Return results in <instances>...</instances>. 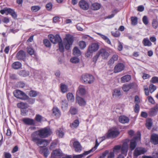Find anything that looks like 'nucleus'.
Segmentation results:
<instances>
[{"mask_svg":"<svg viewBox=\"0 0 158 158\" xmlns=\"http://www.w3.org/2000/svg\"><path fill=\"white\" fill-rule=\"evenodd\" d=\"M99 48V45L97 43H93L90 44L88 47L86 56L88 57V53H91L97 51Z\"/></svg>","mask_w":158,"mask_h":158,"instance_id":"obj_4","label":"nucleus"},{"mask_svg":"<svg viewBox=\"0 0 158 158\" xmlns=\"http://www.w3.org/2000/svg\"><path fill=\"white\" fill-rule=\"evenodd\" d=\"M142 21L143 23L146 25L148 23V18L147 16H144L142 19Z\"/></svg>","mask_w":158,"mask_h":158,"instance_id":"obj_58","label":"nucleus"},{"mask_svg":"<svg viewBox=\"0 0 158 158\" xmlns=\"http://www.w3.org/2000/svg\"><path fill=\"white\" fill-rule=\"evenodd\" d=\"M70 61L71 62L73 63H77L79 62V60L78 58L74 57L71 59Z\"/></svg>","mask_w":158,"mask_h":158,"instance_id":"obj_47","label":"nucleus"},{"mask_svg":"<svg viewBox=\"0 0 158 158\" xmlns=\"http://www.w3.org/2000/svg\"><path fill=\"white\" fill-rule=\"evenodd\" d=\"M140 134L139 133V136L135 137L130 141V148L131 151L134 150L135 148L137 145V140H140Z\"/></svg>","mask_w":158,"mask_h":158,"instance_id":"obj_6","label":"nucleus"},{"mask_svg":"<svg viewBox=\"0 0 158 158\" xmlns=\"http://www.w3.org/2000/svg\"><path fill=\"white\" fill-rule=\"evenodd\" d=\"M101 7L100 4L98 3H94L92 4V7L94 10H97L100 9Z\"/></svg>","mask_w":158,"mask_h":158,"instance_id":"obj_34","label":"nucleus"},{"mask_svg":"<svg viewBox=\"0 0 158 158\" xmlns=\"http://www.w3.org/2000/svg\"><path fill=\"white\" fill-rule=\"evenodd\" d=\"M147 152L146 149L143 147H137L134 151L133 155L134 156L137 157L139 155L144 154Z\"/></svg>","mask_w":158,"mask_h":158,"instance_id":"obj_5","label":"nucleus"},{"mask_svg":"<svg viewBox=\"0 0 158 158\" xmlns=\"http://www.w3.org/2000/svg\"><path fill=\"white\" fill-rule=\"evenodd\" d=\"M76 102L81 106H84L86 104V101L85 100L79 96L76 97Z\"/></svg>","mask_w":158,"mask_h":158,"instance_id":"obj_19","label":"nucleus"},{"mask_svg":"<svg viewBox=\"0 0 158 158\" xmlns=\"http://www.w3.org/2000/svg\"><path fill=\"white\" fill-rule=\"evenodd\" d=\"M19 74L23 77H26L29 75V73L28 71L22 70L19 72Z\"/></svg>","mask_w":158,"mask_h":158,"instance_id":"obj_41","label":"nucleus"},{"mask_svg":"<svg viewBox=\"0 0 158 158\" xmlns=\"http://www.w3.org/2000/svg\"><path fill=\"white\" fill-rule=\"evenodd\" d=\"M123 46L122 44L120 41H118V49L119 51H121L123 50Z\"/></svg>","mask_w":158,"mask_h":158,"instance_id":"obj_63","label":"nucleus"},{"mask_svg":"<svg viewBox=\"0 0 158 158\" xmlns=\"http://www.w3.org/2000/svg\"><path fill=\"white\" fill-rule=\"evenodd\" d=\"M56 133L59 137L60 138L63 137L64 135V132L61 130V129H60V130H59Z\"/></svg>","mask_w":158,"mask_h":158,"instance_id":"obj_56","label":"nucleus"},{"mask_svg":"<svg viewBox=\"0 0 158 158\" xmlns=\"http://www.w3.org/2000/svg\"><path fill=\"white\" fill-rule=\"evenodd\" d=\"M109 153V151L108 150H106L102 153L98 158H105V156Z\"/></svg>","mask_w":158,"mask_h":158,"instance_id":"obj_51","label":"nucleus"},{"mask_svg":"<svg viewBox=\"0 0 158 158\" xmlns=\"http://www.w3.org/2000/svg\"><path fill=\"white\" fill-rule=\"evenodd\" d=\"M86 93V90L85 86L82 85H80L77 90V91L76 94L77 96H82L85 94Z\"/></svg>","mask_w":158,"mask_h":158,"instance_id":"obj_16","label":"nucleus"},{"mask_svg":"<svg viewBox=\"0 0 158 158\" xmlns=\"http://www.w3.org/2000/svg\"><path fill=\"white\" fill-rule=\"evenodd\" d=\"M129 119L127 117L124 115H122L119 118V121L122 123H128L129 121Z\"/></svg>","mask_w":158,"mask_h":158,"instance_id":"obj_21","label":"nucleus"},{"mask_svg":"<svg viewBox=\"0 0 158 158\" xmlns=\"http://www.w3.org/2000/svg\"><path fill=\"white\" fill-rule=\"evenodd\" d=\"M63 154L62 152L59 149L53 150L51 154V158H57L58 157L62 156Z\"/></svg>","mask_w":158,"mask_h":158,"instance_id":"obj_11","label":"nucleus"},{"mask_svg":"<svg viewBox=\"0 0 158 158\" xmlns=\"http://www.w3.org/2000/svg\"><path fill=\"white\" fill-rule=\"evenodd\" d=\"M51 133L50 129H40L32 134L31 140L38 146L43 144L44 146L45 147L48 145V140L40 139L39 137L42 138H45L50 135Z\"/></svg>","mask_w":158,"mask_h":158,"instance_id":"obj_1","label":"nucleus"},{"mask_svg":"<svg viewBox=\"0 0 158 158\" xmlns=\"http://www.w3.org/2000/svg\"><path fill=\"white\" fill-rule=\"evenodd\" d=\"M98 52L100 56H101L103 59H107L109 56V53L104 48L100 49Z\"/></svg>","mask_w":158,"mask_h":158,"instance_id":"obj_10","label":"nucleus"},{"mask_svg":"<svg viewBox=\"0 0 158 158\" xmlns=\"http://www.w3.org/2000/svg\"><path fill=\"white\" fill-rule=\"evenodd\" d=\"M58 45L59 50H60V51L61 52H63L64 50V47L63 42L61 40L60 42H58Z\"/></svg>","mask_w":158,"mask_h":158,"instance_id":"obj_45","label":"nucleus"},{"mask_svg":"<svg viewBox=\"0 0 158 158\" xmlns=\"http://www.w3.org/2000/svg\"><path fill=\"white\" fill-rule=\"evenodd\" d=\"M4 154L5 158H11V155L10 153L4 152Z\"/></svg>","mask_w":158,"mask_h":158,"instance_id":"obj_62","label":"nucleus"},{"mask_svg":"<svg viewBox=\"0 0 158 158\" xmlns=\"http://www.w3.org/2000/svg\"><path fill=\"white\" fill-rule=\"evenodd\" d=\"M140 102V100L139 97L138 96H136L135 98V104H139Z\"/></svg>","mask_w":158,"mask_h":158,"instance_id":"obj_64","label":"nucleus"},{"mask_svg":"<svg viewBox=\"0 0 158 158\" xmlns=\"http://www.w3.org/2000/svg\"><path fill=\"white\" fill-rule=\"evenodd\" d=\"M13 93L15 97L22 99H24V97L26 96V95L24 93L19 90H15Z\"/></svg>","mask_w":158,"mask_h":158,"instance_id":"obj_15","label":"nucleus"},{"mask_svg":"<svg viewBox=\"0 0 158 158\" xmlns=\"http://www.w3.org/2000/svg\"><path fill=\"white\" fill-rule=\"evenodd\" d=\"M79 6L82 10H88L89 8L88 2L84 0H81L79 2Z\"/></svg>","mask_w":158,"mask_h":158,"instance_id":"obj_8","label":"nucleus"},{"mask_svg":"<svg viewBox=\"0 0 158 158\" xmlns=\"http://www.w3.org/2000/svg\"><path fill=\"white\" fill-rule=\"evenodd\" d=\"M17 57L19 60H23L25 57V52L23 51H20L17 53Z\"/></svg>","mask_w":158,"mask_h":158,"instance_id":"obj_23","label":"nucleus"},{"mask_svg":"<svg viewBox=\"0 0 158 158\" xmlns=\"http://www.w3.org/2000/svg\"><path fill=\"white\" fill-rule=\"evenodd\" d=\"M97 34L100 36V37L104 40L107 43L109 44H111V43L110 39L106 36L102 34L99 33H97Z\"/></svg>","mask_w":158,"mask_h":158,"instance_id":"obj_31","label":"nucleus"},{"mask_svg":"<svg viewBox=\"0 0 158 158\" xmlns=\"http://www.w3.org/2000/svg\"><path fill=\"white\" fill-rule=\"evenodd\" d=\"M156 89V86L153 84H150L149 86V91L152 94L153 92Z\"/></svg>","mask_w":158,"mask_h":158,"instance_id":"obj_44","label":"nucleus"},{"mask_svg":"<svg viewBox=\"0 0 158 158\" xmlns=\"http://www.w3.org/2000/svg\"><path fill=\"white\" fill-rule=\"evenodd\" d=\"M22 67V64L19 62H15L12 65V67L14 69H18Z\"/></svg>","mask_w":158,"mask_h":158,"instance_id":"obj_30","label":"nucleus"},{"mask_svg":"<svg viewBox=\"0 0 158 158\" xmlns=\"http://www.w3.org/2000/svg\"><path fill=\"white\" fill-rule=\"evenodd\" d=\"M139 106L138 104H135L134 107V110L135 112L138 113L139 110Z\"/></svg>","mask_w":158,"mask_h":158,"instance_id":"obj_57","label":"nucleus"},{"mask_svg":"<svg viewBox=\"0 0 158 158\" xmlns=\"http://www.w3.org/2000/svg\"><path fill=\"white\" fill-rule=\"evenodd\" d=\"M142 43L143 45L145 46H150L152 45V43L148 38H144L143 40Z\"/></svg>","mask_w":158,"mask_h":158,"instance_id":"obj_28","label":"nucleus"},{"mask_svg":"<svg viewBox=\"0 0 158 158\" xmlns=\"http://www.w3.org/2000/svg\"><path fill=\"white\" fill-rule=\"evenodd\" d=\"M150 81L151 83H158V77H152Z\"/></svg>","mask_w":158,"mask_h":158,"instance_id":"obj_50","label":"nucleus"},{"mask_svg":"<svg viewBox=\"0 0 158 158\" xmlns=\"http://www.w3.org/2000/svg\"><path fill=\"white\" fill-rule=\"evenodd\" d=\"M68 101L70 102H73L74 101V98L73 94L71 93H68L67 95Z\"/></svg>","mask_w":158,"mask_h":158,"instance_id":"obj_38","label":"nucleus"},{"mask_svg":"<svg viewBox=\"0 0 158 158\" xmlns=\"http://www.w3.org/2000/svg\"><path fill=\"white\" fill-rule=\"evenodd\" d=\"M131 78V76L129 75H127L122 77L121 78V81L122 83H125L129 81Z\"/></svg>","mask_w":158,"mask_h":158,"instance_id":"obj_25","label":"nucleus"},{"mask_svg":"<svg viewBox=\"0 0 158 158\" xmlns=\"http://www.w3.org/2000/svg\"><path fill=\"white\" fill-rule=\"evenodd\" d=\"M81 80L82 82L85 84H90L94 82V78L91 75L84 74L81 76Z\"/></svg>","mask_w":158,"mask_h":158,"instance_id":"obj_2","label":"nucleus"},{"mask_svg":"<svg viewBox=\"0 0 158 158\" xmlns=\"http://www.w3.org/2000/svg\"><path fill=\"white\" fill-rule=\"evenodd\" d=\"M81 38L83 40L86 41L90 40L91 37L89 35H82Z\"/></svg>","mask_w":158,"mask_h":158,"instance_id":"obj_55","label":"nucleus"},{"mask_svg":"<svg viewBox=\"0 0 158 158\" xmlns=\"http://www.w3.org/2000/svg\"><path fill=\"white\" fill-rule=\"evenodd\" d=\"M40 9V7L38 6H34L31 7V10L33 12H36L39 11Z\"/></svg>","mask_w":158,"mask_h":158,"instance_id":"obj_46","label":"nucleus"},{"mask_svg":"<svg viewBox=\"0 0 158 158\" xmlns=\"http://www.w3.org/2000/svg\"><path fill=\"white\" fill-rule=\"evenodd\" d=\"M128 146L127 143H124L121 148V153L122 154H124L125 156L127 154V152Z\"/></svg>","mask_w":158,"mask_h":158,"instance_id":"obj_22","label":"nucleus"},{"mask_svg":"<svg viewBox=\"0 0 158 158\" xmlns=\"http://www.w3.org/2000/svg\"><path fill=\"white\" fill-rule=\"evenodd\" d=\"M100 56L98 52L97 53L96 55L94 56V57L93 58V61L94 63H96L97 62V61L99 57V56Z\"/></svg>","mask_w":158,"mask_h":158,"instance_id":"obj_59","label":"nucleus"},{"mask_svg":"<svg viewBox=\"0 0 158 158\" xmlns=\"http://www.w3.org/2000/svg\"><path fill=\"white\" fill-rule=\"evenodd\" d=\"M119 134V132L118 131H111L109 130L106 134L107 139L114 138L117 137Z\"/></svg>","mask_w":158,"mask_h":158,"instance_id":"obj_9","label":"nucleus"},{"mask_svg":"<svg viewBox=\"0 0 158 158\" xmlns=\"http://www.w3.org/2000/svg\"><path fill=\"white\" fill-rule=\"evenodd\" d=\"M27 52L31 55H32L34 53L33 49L30 47H27Z\"/></svg>","mask_w":158,"mask_h":158,"instance_id":"obj_54","label":"nucleus"},{"mask_svg":"<svg viewBox=\"0 0 158 158\" xmlns=\"http://www.w3.org/2000/svg\"><path fill=\"white\" fill-rule=\"evenodd\" d=\"M12 11V9L8 8H5L3 9L0 10V12L2 14H6V15H7L9 14H10L11 11Z\"/></svg>","mask_w":158,"mask_h":158,"instance_id":"obj_35","label":"nucleus"},{"mask_svg":"<svg viewBox=\"0 0 158 158\" xmlns=\"http://www.w3.org/2000/svg\"><path fill=\"white\" fill-rule=\"evenodd\" d=\"M78 111V108L73 106H71L70 108L69 112L72 115H75L77 114Z\"/></svg>","mask_w":158,"mask_h":158,"instance_id":"obj_29","label":"nucleus"},{"mask_svg":"<svg viewBox=\"0 0 158 158\" xmlns=\"http://www.w3.org/2000/svg\"><path fill=\"white\" fill-rule=\"evenodd\" d=\"M61 108L64 111L66 110L68 108V102L66 100H63L61 102Z\"/></svg>","mask_w":158,"mask_h":158,"instance_id":"obj_26","label":"nucleus"},{"mask_svg":"<svg viewBox=\"0 0 158 158\" xmlns=\"http://www.w3.org/2000/svg\"><path fill=\"white\" fill-rule=\"evenodd\" d=\"M152 125V122L151 119H148L146 120V126L148 128H151Z\"/></svg>","mask_w":158,"mask_h":158,"instance_id":"obj_42","label":"nucleus"},{"mask_svg":"<svg viewBox=\"0 0 158 158\" xmlns=\"http://www.w3.org/2000/svg\"><path fill=\"white\" fill-rule=\"evenodd\" d=\"M42 118V117L40 115H36L35 117V119L38 122H41Z\"/></svg>","mask_w":158,"mask_h":158,"instance_id":"obj_60","label":"nucleus"},{"mask_svg":"<svg viewBox=\"0 0 158 158\" xmlns=\"http://www.w3.org/2000/svg\"><path fill=\"white\" fill-rule=\"evenodd\" d=\"M79 46L81 49H84L86 47V43L83 41H81L79 42Z\"/></svg>","mask_w":158,"mask_h":158,"instance_id":"obj_43","label":"nucleus"},{"mask_svg":"<svg viewBox=\"0 0 158 158\" xmlns=\"http://www.w3.org/2000/svg\"><path fill=\"white\" fill-rule=\"evenodd\" d=\"M74 40L73 36L69 34H67L64 39V44L65 48L67 50L69 49L70 46L72 45Z\"/></svg>","mask_w":158,"mask_h":158,"instance_id":"obj_3","label":"nucleus"},{"mask_svg":"<svg viewBox=\"0 0 158 158\" xmlns=\"http://www.w3.org/2000/svg\"><path fill=\"white\" fill-rule=\"evenodd\" d=\"M152 25L154 29H156L158 26V22L156 20H153L152 21Z\"/></svg>","mask_w":158,"mask_h":158,"instance_id":"obj_52","label":"nucleus"},{"mask_svg":"<svg viewBox=\"0 0 158 158\" xmlns=\"http://www.w3.org/2000/svg\"><path fill=\"white\" fill-rule=\"evenodd\" d=\"M125 68L124 65L122 63L117 64L114 67V72L115 73H118L123 71Z\"/></svg>","mask_w":158,"mask_h":158,"instance_id":"obj_13","label":"nucleus"},{"mask_svg":"<svg viewBox=\"0 0 158 158\" xmlns=\"http://www.w3.org/2000/svg\"><path fill=\"white\" fill-rule=\"evenodd\" d=\"M137 18L136 17H132L131 20L132 24L133 25L136 24L137 23Z\"/></svg>","mask_w":158,"mask_h":158,"instance_id":"obj_48","label":"nucleus"},{"mask_svg":"<svg viewBox=\"0 0 158 158\" xmlns=\"http://www.w3.org/2000/svg\"><path fill=\"white\" fill-rule=\"evenodd\" d=\"M53 114L56 117H59L60 113L59 109L57 107H54L52 109Z\"/></svg>","mask_w":158,"mask_h":158,"instance_id":"obj_37","label":"nucleus"},{"mask_svg":"<svg viewBox=\"0 0 158 158\" xmlns=\"http://www.w3.org/2000/svg\"><path fill=\"white\" fill-rule=\"evenodd\" d=\"M23 123L28 125H35V121L34 120L29 118H24L22 119Z\"/></svg>","mask_w":158,"mask_h":158,"instance_id":"obj_18","label":"nucleus"},{"mask_svg":"<svg viewBox=\"0 0 158 158\" xmlns=\"http://www.w3.org/2000/svg\"><path fill=\"white\" fill-rule=\"evenodd\" d=\"M17 106L19 108L22 109L26 108L28 107V105L27 103L22 102L18 103Z\"/></svg>","mask_w":158,"mask_h":158,"instance_id":"obj_39","label":"nucleus"},{"mask_svg":"<svg viewBox=\"0 0 158 158\" xmlns=\"http://www.w3.org/2000/svg\"><path fill=\"white\" fill-rule=\"evenodd\" d=\"M60 88L61 92L64 93L68 91V86L64 83H61L60 85Z\"/></svg>","mask_w":158,"mask_h":158,"instance_id":"obj_33","label":"nucleus"},{"mask_svg":"<svg viewBox=\"0 0 158 158\" xmlns=\"http://www.w3.org/2000/svg\"><path fill=\"white\" fill-rule=\"evenodd\" d=\"M44 45L47 47H49L51 46V44L49 41L47 39H45L43 40Z\"/></svg>","mask_w":158,"mask_h":158,"instance_id":"obj_53","label":"nucleus"},{"mask_svg":"<svg viewBox=\"0 0 158 158\" xmlns=\"http://www.w3.org/2000/svg\"><path fill=\"white\" fill-rule=\"evenodd\" d=\"M73 54L75 56H79L81 55V52L80 50L77 47L74 48L73 50Z\"/></svg>","mask_w":158,"mask_h":158,"instance_id":"obj_36","label":"nucleus"},{"mask_svg":"<svg viewBox=\"0 0 158 158\" xmlns=\"http://www.w3.org/2000/svg\"><path fill=\"white\" fill-rule=\"evenodd\" d=\"M121 93L120 89H115L113 90L112 95L114 97L118 98L121 95Z\"/></svg>","mask_w":158,"mask_h":158,"instance_id":"obj_27","label":"nucleus"},{"mask_svg":"<svg viewBox=\"0 0 158 158\" xmlns=\"http://www.w3.org/2000/svg\"><path fill=\"white\" fill-rule=\"evenodd\" d=\"M52 7V4L51 3H49L46 4V7L48 10H51Z\"/></svg>","mask_w":158,"mask_h":158,"instance_id":"obj_61","label":"nucleus"},{"mask_svg":"<svg viewBox=\"0 0 158 158\" xmlns=\"http://www.w3.org/2000/svg\"><path fill=\"white\" fill-rule=\"evenodd\" d=\"M150 142L154 145L158 144V134L152 133L151 135Z\"/></svg>","mask_w":158,"mask_h":158,"instance_id":"obj_17","label":"nucleus"},{"mask_svg":"<svg viewBox=\"0 0 158 158\" xmlns=\"http://www.w3.org/2000/svg\"><path fill=\"white\" fill-rule=\"evenodd\" d=\"M73 147L76 152H80L81 151L82 147L78 141H74L73 142Z\"/></svg>","mask_w":158,"mask_h":158,"instance_id":"obj_14","label":"nucleus"},{"mask_svg":"<svg viewBox=\"0 0 158 158\" xmlns=\"http://www.w3.org/2000/svg\"><path fill=\"white\" fill-rule=\"evenodd\" d=\"M48 37L51 42L54 44H56L61 40L59 35L57 34L55 36L50 34L48 35Z\"/></svg>","mask_w":158,"mask_h":158,"instance_id":"obj_7","label":"nucleus"},{"mask_svg":"<svg viewBox=\"0 0 158 158\" xmlns=\"http://www.w3.org/2000/svg\"><path fill=\"white\" fill-rule=\"evenodd\" d=\"M37 94V93L35 91L31 90L29 92V95L31 97H35Z\"/></svg>","mask_w":158,"mask_h":158,"instance_id":"obj_49","label":"nucleus"},{"mask_svg":"<svg viewBox=\"0 0 158 158\" xmlns=\"http://www.w3.org/2000/svg\"><path fill=\"white\" fill-rule=\"evenodd\" d=\"M79 124V120L76 119L71 124L70 126L72 128H77L78 127Z\"/></svg>","mask_w":158,"mask_h":158,"instance_id":"obj_40","label":"nucleus"},{"mask_svg":"<svg viewBox=\"0 0 158 158\" xmlns=\"http://www.w3.org/2000/svg\"><path fill=\"white\" fill-rule=\"evenodd\" d=\"M118 59V55L116 54L114 55L108 61V64L111 65L114 63L115 61L117 60Z\"/></svg>","mask_w":158,"mask_h":158,"instance_id":"obj_24","label":"nucleus"},{"mask_svg":"<svg viewBox=\"0 0 158 158\" xmlns=\"http://www.w3.org/2000/svg\"><path fill=\"white\" fill-rule=\"evenodd\" d=\"M131 84H124L122 87V89L124 92H127L132 87Z\"/></svg>","mask_w":158,"mask_h":158,"instance_id":"obj_32","label":"nucleus"},{"mask_svg":"<svg viewBox=\"0 0 158 158\" xmlns=\"http://www.w3.org/2000/svg\"><path fill=\"white\" fill-rule=\"evenodd\" d=\"M39 152L40 153L43 154L45 158L47 157L50 154V152L47 148L44 147L40 146Z\"/></svg>","mask_w":158,"mask_h":158,"instance_id":"obj_12","label":"nucleus"},{"mask_svg":"<svg viewBox=\"0 0 158 158\" xmlns=\"http://www.w3.org/2000/svg\"><path fill=\"white\" fill-rule=\"evenodd\" d=\"M158 111V106L156 105L150 110L149 114L151 116H154L157 114Z\"/></svg>","mask_w":158,"mask_h":158,"instance_id":"obj_20","label":"nucleus"}]
</instances>
